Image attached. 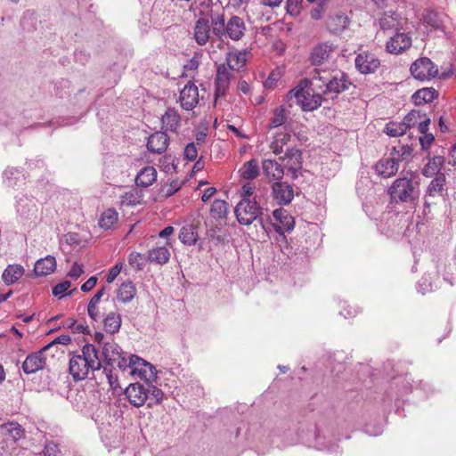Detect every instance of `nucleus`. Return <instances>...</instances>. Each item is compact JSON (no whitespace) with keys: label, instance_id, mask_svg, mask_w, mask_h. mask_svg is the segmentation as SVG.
<instances>
[{"label":"nucleus","instance_id":"obj_33","mask_svg":"<svg viewBox=\"0 0 456 456\" xmlns=\"http://www.w3.org/2000/svg\"><path fill=\"white\" fill-rule=\"evenodd\" d=\"M157 179V171L155 167L148 166L143 167L135 178L136 184L142 187L151 185Z\"/></svg>","mask_w":456,"mask_h":456},{"label":"nucleus","instance_id":"obj_10","mask_svg":"<svg viewBox=\"0 0 456 456\" xmlns=\"http://www.w3.org/2000/svg\"><path fill=\"white\" fill-rule=\"evenodd\" d=\"M125 395L130 404L136 408L143 406L148 399L147 389L140 383L130 384L125 389Z\"/></svg>","mask_w":456,"mask_h":456},{"label":"nucleus","instance_id":"obj_31","mask_svg":"<svg viewBox=\"0 0 456 456\" xmlns=\"http://www.w3.org/2000/svg\"><path fill=\"white\" fill-rule=\"evenodd\" d=\"M199 239L198 226L193 224L183 225L179 232V240L184 245H194Z\"/></svg>","mask_w":456,"mask_h":456},{"label":"nucleus","instance_id":"obj_21","mask_svg":"<svg viewBox=\"0 0 456 456\" xmlns=\"http://www.w3.org/2000/svg\"><path fill=\"white\" fill-rule=\"evenodd\" d=\"M272 190L274 200L281 205H287L293 200V188L288 183L275 182L272 186Z\"/></svg>","mask_w":456,"mask_h":456},{"label":"nucleus","instance_id":"obj_37","mask_svg":"<svg viewBox=\"0 0 456 456\" xmlns=\"http://www.w3.org/2000/svg\"><path fill=\"white\" fill-rule=\"evenodd\" d=\"M348 88L347 81L345 79L344 74H340L339 77L338 75H332L331 79L329 84L326 85V88L324 90L323 94L327 93H340Z\"/></svg>","mask_w":456,"mask_h":456},{"label":"nucleus","instance_id":"obj_42","mask_svg":"<svg viewBox=\"0 0 456 456\" xmlns=\"http://www.w3.org/2000/svg\"><path fill=\"white\" fill-rule=\"evenodd\" d=\"M409 129V123L390 122L385 127V133L392 137L403 135Z\"/></svg>","mask_w":456,"mask_h":456},{"label":"nucleus","instance_id":"obj_1","mask_svg":"<svg viewBox=\"0 0 456 456\" xmlns=\"http://www.w3.org/2000/svg\"><path fill=\"white\" fill-rule=\"evenodd\" d=\"M101 368L98 350L92 344H86L81 349V354H74L69 359V370L75 381L86 379L90 371L99 370Z\"/></svg>","mask_w":456,"mask_h":456},{"label":"nucleus","instance_id":"obj_63","mask_svg":"<svg viewBox=\"0 0 456 456\" xmlns=\"http://www.w3.org/2000/svg\"><path fill=\"white\" fill-rule=\"evenodd\" d=\"M59 450L54 444H46L44 450L45 456H58Z\"/></svg>","mask_w":456,"mask_h":456},{"label":"nucleus","instance_id":"obj_46","mask_svg":"<svg viewBox=\"0 0 456 456\" xmlns=\"http://www.w3.org/2000/svg\"><path fill=\"white\" fill-rule=\"evenodd\" d=\"M412 152V148L408 144H398L394 146L391 151V156L395 157L399 161L408 159Z\"/></svg>","mask_w":456,"mask_h":456},{"label":"nucleus","instance_id":"obj_9","mask_svg":"<svg viewBox=\"0 0 456 456\" xmlns=\"http://www.w3.org/2000/svg\"><path fill=\"white\" fill-rule=\"evenodd\" d=\"M233 71L225 63L218 65L215 78L216 94L217 96L225 94L229 88L230 82L234 79Z\"/></svg>","mask_w":456,"mask_h":456},{"label":"nucleus","instance_id":"obj_41","mask_svg":"<svg viewBox=\"0 0 456 456\" xmlns=\"http://www.w3.org/2000/svg\"><path fill=\"white\" fill-rule=\"evenodd\" d=\"M228 214V204L223 200H215L211 205L210 216L214 219L222 220Z\"/></svg>","mask_w":456,"mask_h":456},{"label":"nucleus","instance_id":"obj_58","mask_svg":"<svg viewBox=\"0 0 456 456\" xmlns=\"http://www.w3.org/2000/svg\"><path fill=\"white\" fill-rule=\"evenodd\" d=\"M325 12V7L323 4H318L316 7L313 8L310 12V16L313 20H320L322 14Z\"/></svg>","mask_w":456,"mask_h":456},{"label":"nucleus","instance_id":"obj_19","mask_svg":"<svg viewBox=\"0 0 456 456\" xmlns=\"http://www.w3.org/2000/svg\"><path fill=\"white\" fill-rule=\"evenodd\" d=\"M374 169L381 177H392L399 169L398 159L395 157H384L375 164Z\"/></svg>","mask_w":456,"mask_h":456},{"label":"nucleus","instance_id":"obj_8","mask_svg":"<svg viewBox=\"0 0 456 456\" xmlns=\"http://www.w3.org/2000/svg\"><path fill=\"white\" fill-rule=\"evenodd\" d=\"M51 346V344L44 346L40 351L28 354L22 364V370L26 374L35 373L45 366L46 359L45 352Z\"/></svg>","mask_w":456,"mask_h":456},{"label":"nucleus","instance_id":"obj_59","mask_svg":"<svg viewBox=\"0 0 456 456\" xmlns=\"http://www.w3.org/2000/svg\"><path fill=\"white\" fill-rule=\"evenodd\" d=\"M110 290V288L103 286L91 298L90 303H92V305L94 304H99L102 297Z\"/></svg>","mask_w":456,"mask_h":456},{"label":"nucleus","instance_id":"obj_45","mask_svg":"<svg viewBox=\"0 0 456 456\" xmlns=\"http://www.w3.org/2000/svg\"><path fill=\"white\" fill-rule=\"evenodd\" d=\"M287 120L286 110L283 106L276 107L273 110V117L270 118L269 126L276 128L283 125Z\"/></svg>","mask_w":456,"mask_h":456},{"label":"nucleus","instance_id":"obj_35","mask_svg":"<svg viewBox=\"0 0 456 456\" xmlns=\"http://www.w3.org/2000/svg\"><path fill=\"white\" fill-rule=\"evenodd\" d=\"M170 255L167 246H159L149 250L148 259L159 265H165L169 261Z\"/></svg>","mask_w":456,"mask_h":456},{"label":"nucleus","instance_id":"obj_49","mask_svg":"<svg viewBox=\"0 0 456 456\" xmlns=\"http://www.w3.org/2000/svg\"><path fill=\"white\" fill-rule=\"evenodd\" d=\"M116 364L122 371L132 370V354L126 358L123 353L119 354L118 359H115L110 364Z\"/></svg>","mask_w":456,"mask_h":456},{"label":"nucleus","instance_id":"obj_61","mask_svg":"<svg viewBox=\"0 0 456 456\" xmlns=\"http://www.w3.org/2000/svg\"><path fill=\"white\" fill-rule=\"evenodd\" d=\"M97 282V278L95 276L90 277L85 283L81 286V290L83 292H88L90 291Z\"/></svg>","mask_w":456,"mask_h":456},{"label":"nucleus","instance_id":"obj_57","mask_svg":"<svg viewBox=\"0 0 456 456\" xmlns=\"http://www.w3.org/2000/svg\"><path fill=\"white\" fill-rule=\"evenodd\" d=\"M435 137L432 134H425L419 137V142L422 149L427 150L430 147L432 142H434Z\"/></svg>","mask_w":456,"mask_h":456},{"label":"nucleus","instance_id":"obj_40","mask_svg":"<svg viewBox=\"0 0 456 456\" xmlns=\"http://www.w3.org/2000/svg\"><path fill=\"white\" fill-rule=\"evenodd\" d=\"M291 139L289 133H278L274 136L273 142L270 144L272 151L279 155L283 151L284 146H286Z\"/></svg>","mask_w":456,"mask_h":456},{"label":"nucleus","instance_id":"obj_51","mask_svg":"<svg viewBox=\"0 0 456 456\" xmlns=\"http://www.w3.org/2000/svg\"><path fill=\"white\" fill-rule=\"evenodd\" d=\"M147 389V393H148V397L151 396V398L155 399V403L157 404H159L162 403L163 399H164V393L163 391L153 386V385H150L148 384V388Z\"/></svg>","mask_w":456,"mask_h":456},{"label":"nucleus","instance_id":"obj_25","mask_svg":"<svg viewBox=\"0 0 456 456\" xmlns=\"http://www.w3.org/2000/svg\"><path fill=\"white\" fill-rule=\"evenodd\" d=\"M262 168L265 176L270 180L279 182L284 175L283 167L273 159H265L262 163Z\"/></svg>","mask_w":456,"mask_h":456},{"label":"nucleus","instance_id":"obj_29","mask_svg":"<svg viewBox=\"0 0 456 456\" xmlns=\"http://www.w3.org/2000/svg\"><path fill=\"white\" fill-rule=\"evenodd\" d=\"M444 164V158L443 156H434L428 159V162L422 168V175L426 177H435L441 172Z\"/></svg>","mask_w":456,"mask_h":456},{"label":"nucleus","instance_id":"obj_24","mask_svg":"<svg viewBox=\"0 0 456 456\" xmlns=\"http://www.w3.org/2000/svg\"><path fill=\"white\" fill-rule=\"evenodd\" d=\"M162 128L165 132L177 133L181 126V117L175 108H167L161 118Z\"/></svg>","mask_w":456,"mask_h":456},{"label":"nucleus","instance_id":"obj_12","mask_svg":"<svg viewBox=\"0 0 456 456\" xmlns=\"http://www.w3.org/2000/svg\"><path fill=\"white\" fill-rule=\"evenodd\" d=\"M335 49L336 45L329 41L320 43L313 47L309 60L313 65H322L330 59Z\"/></svg>","mask_w":456,"mask_h":456},{"label":"nucleus","instance_id":"obj_54","mask_svg":"<svg viewBox=\"0 0 456 456\" xmlns=\"http://www.w3.org/2000/svg\"><path fill=\"white\" fill-rule=\"evenodd\" d=\"M122 268H123L122 263H117L115 265H113L110 269V271L106 276V281L108 283H112L115 281V279L117 278V276L121 273Z\"/></svg>","mask_w":456,"mask_h":456},{"label":"nucleus","instance_id":"obj_62","mask_svg":"<svg viewBox=\"0 0 456 456\" xmlns=\"http://www.w3.org/2000/svg\"><path fill=\"white\" fill-rule=\"evenodd\" d=\"M254 191H255V186L250 183H247L241 188L242 198H249L250 196L253 195Z\"/></svg>","mask_w":456,"mask_h":456},{"label":"nucleus","instance_id":"obj_56","mask_svg":"<svg viewBox=\"0 0 456 456\" xmlns=\"http://www.w3.org/2000/svg\"><path fill=\"white\" fill-rule=\"evenodd\" d=\"M84 273V269H83V265H78L77 263H75L70 270L69 271V273L68 275L71 278V279H77L78 277L81 276V274Z\"/></svg>","mask_w":456,"mask_h":456},{"label":"nucleus","instance_id":"obj_28","mask_svg":"<svg viewBox=\"0 0 456 456\" xmlns=\"http://www.w3.org/2000/svg\"><path fill=\"white\" fill-rule=\"evenodd\" d=\"M55 269L56 260L52 256L37 260L34 266V272L37 276H46L53 273Z\"/></svg>","mask_w":456,"mask_h":456},{"label":"nucleus","instance_id":"obj_3","mask_svg":"<svg viewBox=\"0 0 456 456\" xmlns=\"http://www.w3.org/2000/svg\"><path fill=\"white\" fill-rule=\"evenodd\" d=\"M212 32L217 38L228 37L232 41L242 39L246 32V24L242 18L232 15L224 20V15H217L211 19Z\"/></svg>","mask_w":456,"mask_h":456},{"label":"nucleus","instance_id":"obj_36","mask_svg":"<svg viewBox=\"0 0 456 456\" xmlns=\"http://www.w3.org/2000/svg\"><path fill=\"white\" fill-rule=\"evenodd\" d=\"M240 175L245 180H253L259 175V167L256 159H252L245 162L239 169Z\"/></svg>","mask_w":456,"mask_h":456},{"label":"nucleus","instance_id":"obj_52","mask_svg":"<svg viewBox=\"0 0 456 456\" xmlns=\"http://www.w3.org/2000/svg\"><path fill=\"white\" fill-rule=\"evenodd\" d=\"M71 283L69 281H62L55 285L53 289V294L59 298L65 296L66 291L70 288Z\"/></svg>","mask_w":456,"mask_h":456},{"label":"nucleus","instance_id":"obj_27","mask_svg":"<svg viewBox=\"0 0 456 456\" xmlns=\"http://www.w3.org/2000/svg\"><path fill=\"white\" fill-rule=\"evenodd\" d=\"M446 177L444 174H438L433 178L426 191V197L432 199L442 197L444 191Z\"/></svg>","mask_w":456,"mask_h":456},{"label":"nucleus","instance_id":"obj_14","mask_svg":"<svg viewBox=\"0 0 456 456\" xmlns=\"http://www.w3.org/2000/svg\"><path fill=\"white\" fill-rule=\"evenodd\" d=\"M179 102L183 110H193L199 103L198 87L191 82L185 85L180 92Z\"/></svg>","mask_w":456,"mask_h":456},{"label":"nucleus","instance_id":"obj_20","mask_svg":"<svg viewBox=\"0 0 456 456\" xmlns=\"http://www.w3.org/2000/svg\"><path fill=\"white\" fill-rule=\"evenodd\" d=\"M310 78L308 79L309 85L315 88L318 93L323 94L326 85L331 79L332 74L329 69H322L315 68L311 71Z\"/></svg>","mask_w":456,"mask_h":456},{"label":"nucleus","instance_id":"obj_11","mask_svg":"<svg viewBox=\"0 0 456 456\" xmlns=\"http://www.w3.org/2000/svg\"><path fill=\"white\" fill-rule=\"evenodd\" d=\"M273 217L274 219L273 226L278 233L283 234L285 232H290L294 229V217L286 209H275L273 212Z\"/></svg>","mask_w":456,"mask_h":456},{"label":"nucleus","instance_id":"obj_64","mask_svg":"<svg viewBox=\"0 0 456 456\" xmlns=\"http://www.w3.org/2000/svg\"><path fill=\"white\" fill-rule=\"evenodd\" d=\"M448 163L456 167V142L451 148L448 157Z\"/></svg>","mask_w":456,"mask_h":456},{"label":"nucleus","instance_id":"obj_23","mask_svg":"<svg viewBox=\"0 0 456 456\" xmlns=\"http://www.w3.org/2000/svg\"><path fill=\"white\" fill-rule=\"evenodd\" d=\"M211 26L209 20L205 18L196 20L193 27V38L199 45L203 46L209 41Z\"/></svg>","mask_w":456,"mask_h":456},{"label":"nucleus","instance_id":"obj_7","mask_svg":"<svg viewBox=\"0 0 456 456\" xmlns=\"http://www.w3.org/2000/svg\"><path fill=\"white\" fill-rule=\"evenodd\" d=\"M130 373L147 382L155 381L157 379L156 368L135 354H132V370Z\"/></svg>","mask_w":456,"mask_h":456},{"label":"nucleus","instance_id":"obj_44","mask_svg":"<svg viewBox=\"0 0 456 456\" xmlns=\"http://www.w3.org/2000/svg\"><path fill=\"white\" fill-rule=\"evenodd\" d=\"M120 351L119 346L115 342H106L102 346V354L106 359V361L110 364L111 362L115 359H118Z\"/></svg>","mask_w":456,"mask_h":456},{"label":"nucleus","instance_id":"obj_38","mask_svg":"<svg viewBox=\"0 0 456 456\" xmlns=\"http://www.w3.org/2000/svg\"><path fill=\"white\" fill-rule=\"evenodd\" d=\"M136 295L135 286L132 281L123 282L117 291V297L123 303L130 302Z\"/></svg>","mask_w":456,"mask_h":456},{"label":"nucleus","instance_id":"obj_50","mask_svg":"<svg viewBox=\"0 0 456 456\" xmlns=\"http://www.w3.org/2000/svg\"><path fill=\"white\" fill-rule=\"evenodd\" d=\"M128 263L132 267L142 270L145 264V258L141 253L131 252L128 256Z\"/></svg>","mask_w":456,"mask_h":456},{"label":"nucleus","instance_id":"obj_47","mask_svg":"<svg viewBox=\"0 0 456 456\" xmlns=\"http://www.w3.org/2000/svg\"><path fill=\"white\" fill-rule=\"evenodd\" d=\"M423 20L425 24L435 29H440L442 28V21L440 20L438 14L434 11H427L423 16Z\"/></svg>","mask_w":456,"mask_h":456},{"label":"nucleus","instance_id":"obj_55","mask_svg":"<svg viewBox=\"0 0 456 456\" xmlns=\"http://www.w3.org/2000/svg\"><path fill=\"white\" fill-rule=\"evenodd\" d=\"M87 313H88L89 317L94 322H98L102 318V314L98 307V304H94L92 305V303L89 302L88 306H87Z\"/></svg>","mask_w":456,"mask_h":456},{"label":"nucleus","instance_id":"obj_13","mask_svg":"<svg viewBox=\"0 0 456 456\" xmlns=\"http://www.w3.org/2000/svg\"><path fill=\"white\" fill-rule=\"evenodd\" d=\"M349 17L341 11L330 13L326 20V28L330 33L338 35L349 25Z\"/></svg>","mask_w":456,"mask_h":456},{"label":"nucleus","instance_id":"obj_22","mask_svg":"<svg viewBox=\"0 0 456 456\" xmlns=\"http://www.w3.org/2000/svg\"><path fill=\"white\" fill-rule=\"evenodd\" d=\"M168 145L169 137L166 132H155L148 138L147 148L151 152L161 154L166 151Z\"/></svg>","mask_w":456,"mask_h":456},{"label":"nucleus","instance_id":"obj_60","mask_svg":"<svg viewBox=\"0 0 456 456\" xmlns=\"http://www.w3.org/2000/svg\"><path fill=\"white\" fill-rule=\"evenodd\" d=\"M419 118V111H415V110H412L411 111L410 113H408L403 120L402 121L403 123H409V128L412 126H414V121Z\"/></svg>","mask_w":456,"mask_h":456},{"label":"nucleus","instance_id":"obj_53","mask_svg":"<svg viewBox=\"0 0 456 456\" xmlns=\"http://www.w3.org/2000/svg\"><path fill=\"white\" fill-rule=\"evenodd\" d=\"M184 159L189 161H193L197 159L198 156V149L194 142L188 143L183 151Z\"/></svg>","mask_w":456,"mask_h":456},{"label":"nucleus","instance_id":"obj_2","mask_svg":"<svg viewBox=\"0 0 456 456\" xmlns=\"http://www.w3.org/2000/svg\"><path fill=\"white\" fill-rule=\"evenodd\" d=\"M413 172L395 179L388 188L387 193L393 203H412L419 199V183Z\"/></svg>","mask_w":456,"mask_h":456},{"label":"nucleus","instance_id":"obj_16","mask_svg":"<svg viewBox=\"0 0 456 456\" xmlns=\"http://www.w3.org/2000/svg\"><path fill=\"white\" fill-rule=\"evenodd\" d=\"M0 432L6 443L15 444L25 438V429L18 422H9L0 427Z\"/></svg>","mask_w":456,"mask_h":456},{"label":"nucleus","instance_id":"obj_6","mask_svg":"<svg viewBox=\"0 0 456 456\" xmlns=\"http://www.w3.org/2000/svg\"><path fill=\"white\" fill-rule=\"evenodd\" d=\"M412 77L419 81H429L438 75L437 66L428 57L417 59L410 68Z\"/></svg>","mask_w":456,"mask_h":456},{"label":"nucleus","instance_id":"obj_34","mask_svg":"<svg viewBox=\"0 0 456 456\" xmlns=\"http://www.w3.org/2000/svg\"><path fill=\"white\" fill-rule=\"evenodd\" d=\"M24 268L20 265H9L3 273L2 278L6 285L19 281L24 274Z\"/></svg>","mask_w":456,"mask_h":456},{"label":"nucleus","instance_id":"obj_4","mask_svg":"<svg viewBox=\"0 0 456 456\" xmlns=\"http://www.w3.org/2000/svg\"><path fill=\"white\" fill-rule=\"evenodd\" d=\"M308 78L303 79L299 84L288 93L289 101L295 100L305 111H312L316 110L322 104V95L320 93H314L310 87Z\"/></svg>","mask_w":456,"mask_h":456},{"label":"nucleus","instance_id":"obj_32","mask_svg":"<svg viewBox=\"0 0 456 456\" xmlns=\"http://www.w3.org/2000/svg\"><path fill=\"white\" fill-rule=\"evenodd\" d=\"M438 97V92L433 87H424L416 91L412 95V100L416 105H420L433 102Z\"/></svg>","mask_w":456,"mask_h":456},{"label":"nucleus","instance_id":"obj_30","mask_svg":"<svg viewBox=\"0 0 456 456\" xmlns=\"http://www.w3.org/2000/svg\"><path fill=\"white\" fill-rule=\"evenodd\" d=\"M118 222V213L113 208H110L104 210L99 216L98 224L103 230L113 229Z\"/></svg>","mask_w":456,"mask_h":456},{"label":"nucleus","instance_id":"obj_26","mask_svg":"<svg viewBox=\"0 0 456 456\" xmlns=\"http://www.w3.org/2000/svg\"><path fill=\"white\" fill-rule=\"evenodd\" d=\"M281 159L286 161L288 169L293 173H296L302 167V153L296 148H288L284 156Z\"/></svg>","mask_w":456,"mask_h":456},{"label":"nucleus","instance_id":"obj_5","mask_svg":"<svg viewBox=\"0 0 456 456\" xmlns=\"http://www.w3.org/2000/svg\"><path fill=\"white\" fill-rule=\"evenodd\" d=\"M234 212L240 224L249 225L260 216L262 209L255 199L242 198Z\"/></svg>","mask_w":456,"mask_h":456},{"label":"nucleus","instance_id":"obj_43","mask_svg":"<svg viewBox=\"0 0 456 456\" xmlns=\"http://www.w3.org/2000/svg\"><path fill=\"white\" fill-rule=\"evenodd\" d=\"M379 25L383 30L397 29L400 25L398 14L385 12L379 20Z\"/></svg>","mask_w":456,"mask_h":456},{"label":"nucleus","instance_id":"obj_15","mask_svg":"<svg viewBox=\"0 0 456 456\" xmlns=\"http://www.w3.org/2000/svg\"><path fill=\"white\" fill-rule=\"evenodd\" d=\"M355 67L362 74L374 73L380 66V61L370 53H362L355 58Z\"/></svg>","mask_w":456,"mask_h":456},{"label":"nucleus","instance_id":"obj_18","mask_svg":"<svg viewBox=\"0 0 456 456\" xmlns=\"http://www.w3.org/2000/svg\"><path fill=\"white\" fill-rule=\"evenodd\" d=\"M249 53L248 49L230 51L226 53L224 63L231 70L240 71L245 68Z\"/></svg>","mask_w":456,"mask_h":456},{"label":"nucleus","instance_id":"obj_48","mask_svg":"<svg viewBox=\"0 0 456 456\" xmlns=\"http://www.w3.org/2000/svg\"><path fill=\"white\" fill-rule=\"evenodd\" d=\"M159 167L162 171L166 173H173L176 165L175 164V158L172 155H165L159 159Z\"/></svg>","mask_w":456,"mask_h":456},{"label":"nucleus","instance_id":"obj_17","mask_svg":"<svg viewBox=\"0 0 456 456\" xmlns=\"http://www.w3.org/2000/svg\"><path fill=\"white\" fill-rule=\"evenodd\" d=\"M411 45V37L406 33H396L387 42V50L392 54H399Z\"/></svg>","mask_w":456,"mask_h":456},{"label":"nucleus","instance_id":"obj_39","mask_svg":"<svg viewBox=\"0 0 456 456\" xmlns=\"http://www.w3.org/2000/svg\"><path fill=\"white\" fill-rule=\"evenodd\" d=\"M103 326L107 332H110V334H115L118 332L120 327H121V316L119 314H117L115 312L110 313L104 319H103Z\"/></svg>","mask_w":456,"mask_h":456}]
</instances>
